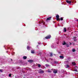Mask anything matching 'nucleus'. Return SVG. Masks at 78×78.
Here are the masks:
<instances>
[{
  "label": "nucleus",
  "mask_w": 78,
  "mask_h": 78,
  "mask_svg": "<svg viewBox=\"0 0 78 78\" xmlns=\"http://www.w3.org/2000/svg\"><path fill=\"white\" fill-rule=\"evenodd\" d=\"M56 17L57 18L56 20H57V21H60V19L59 18V15H57L56 16Z\"/></svg>",
  "instance_id": "f03ea898"
},
{
  "label": "nucleus",
  "mask_w": 78,
  "mask_h": 78,
  "mask_svg": "<svg viewBox=\"0 0 78 78\" xmlns=\"http://www.w3.org/2000/svg\"><path fill=\"white\" fill-rule=\"evenodd\" d=\"M71 44H72L71 43H70V44L71 45Z\"/></svg>",
  "instance_id": "cd10ccee"
},
{
  "label": "nucleus",
  "mask_w": 78,
  "mask_h": 78,
  "mask_svg": "<svg viewBox=\"0 0 78 78\" xmlns=\"http://www.w3.org/2000/svg\"><path fill=\"white\" fill-rule=\"evenodd\" d=\"M47 72L48 73H51V70H50V69H48L47 70Z\"/></svg>",
  "instance_id": "6e6552de"
},
{
  "label": "nucleus",
  "mask_w": 78,
  "mask_h": 78,
  "mask_svg": "<svg viewBox=\"0 0 78 78\" xmlns=\"http://www.w3.org/2000/svg\"><path fill=\"white\" fill-rule=\"evenodd\" d=\"M50 56H52V53H51L50 54Z\"/></svg>",
  "instance_id": "393cba45"
},
{
  "label": "nucleus",
  "mask_w": 78,
  "mask_h": 78,
  "mask_svg": "<svg viewBox=\"0 0 78 78\" xmlns=\"http://www.w3.org/2000/svg\"><path fill=\"white\" fill-rule=\"evenodd\" d=\"M37 66L38 67H41V65L40 64H37Z\"/></svg>",
  "instance_id": "2eb2a0df"
},
{
  "label": "nucleus",
  "mask_w": 78,
  "mask_h": 78,
  "mask_svg": "<svg viewBox=\"0 0 78 78\" xmlns=\"http://www.w3.org/2000/svg\"><path fill=\"white\" fill-rule=\"evenodd\" d=\"M76 37H74V41H76Z\"/></svg>",
  "instance_id": "dca6fc26"
},
{
  "label": "nucleus",
  "mask_w": 78,
  "mask_h": 78,
  "mask_svg": "<svg viewBox=\"0 0 78 78\" xmlns=\"http://www.w3.org/2000/svg\"><path fill=\"white\" fill-rule=\"evenodd\" d=\"M66 31H67V30H66V28H64V32H66Z\"/></svg>",
  "instance_id": "f3484780"
},
{
  "label": "nucleus",
  "mask_w": 78,
  "mask_h": 78,
  "mask_svg": "<svg viewBox=\"0 0 78 78\" xmlns=\"http://www.w3.org/2000/svg\"><path fill=\"white\" fill-rule=\"evenodd\" d=\"M27 50H28V49H30V47L28 46H27Z\"/></svg>",
  "instance_id": "a211bd4d"
},
{
  "label": "nucleus",
  "mask_w": 78,
  "mask_h": 78,
  "mask_svg": "<svg viewBox=\"0 0 78 78\" xmlns=\"http://www.w3.org/2000/svg\"><path fill=\"white\" fill-rule=\"evenodd\" d=\"M65 67H66V68H69V66L68 65H66L65 66Z\"/></svg>",
  "instance_id": "4468645a"
},
{
  "label": "nucleus",
  "mask_w": 78,
  "mask_h": 78,
  "mask_svg": "<svg viewBox=\"0 0 78 78\" xmlns=\"http://www.w3.org/2000/svg\"><path fill=\"white\" fill-rule=\"evenodd\" d=\"M58 26L59 27V24H58Z\"/></svg>",
  "instance_id": "a878e982"
},
{
  "label": "nucleus",
  "mask_w": 78,
  "mask_h": 78,
  "mask_svg": "<svg viewBox=\"0 0 78 78\" xmlns=\"http://www.w3.org/2000/svg\"><path fill=\"white\" fill-rule=\"evenodd\" d=\"M60 20H63V18H61Z\"/></svg>",
  "instance_id": "aec40b11"
},
{
  "label": "nucleus",
  "mask_w": 78,
  "mask_h": 78,
  "mask_svg": "<svg viewBox=\"0 0 78 78\" xmlns=\"http://www.w3.org/2000/svg\"><path fill=\"white\" fill-rule=\"evenodd\" d=\"M11 60L12 61V59H11Z\"/></svg>",
  "instance_id": "c85d7f7f"
},
{
  "label": "nucleus",
  "mask_w": 78,
  "mask_h": 78,
  "mask_svg": "<svg viewBox=\"0 0 78 78\" xmlns=\"http://www.w3.org/2000/svg\"><path fill=\"white\" fill-rule=\"evenodd\" d=\"M66 2L68 4H70L72 3V1H66Z\"/></svg>",
  "instance_id": "423d86ee"
},
{
  "label": "nucleus",
  "mask_w": 78,
  "mask_h": 78,
  "mask_svg": "<svg viewBox=\"0 0 78 78\" xmlns=\"http://www.w3.org/2000/svg\"><path fill=\"white\" fill-rule=\"evenodd\" d=\"M28 62H29L30 63H31V62H33V61L31 60H30L28 61Z\"/></svg>",
  "instance_id": "f8f14e48"
},
{
  "label": "nucleus",
  "mask_w": 78,
  "mask_h": 78,
  "mask_svg": "<svg viewBox=\"0 0 78 78\" xmlns=\"http://www.w3.org/2000/svg\"><path fill=\"white\" fill-rule=\"evenodd\" d=\"M38 73H44V71L40 69V71L38 72Z\"/></svg>",
  "instance_id": "20e7f679"
},
{
  "label": "nucleus",
  "mask_w": 78,
  "mask_h": 78,
  "mask_svg": "<svg viewBox=\"0 0 78 78\" xmlns=\"http://www.w3.org/2000/svg\"><path fill=\"white\" fill-rule=\"evenodd\" d=\"M43 23V25H45V22H44V21H43V20L39 22V24H41V23Z\"/></svg>",
  "instance_id": "7ed1b4c3"
},
{
  "label": "nucleus",
  "mask_w": 78,
  "mask_h": 78,
  "mask_svg": "<svg viewBox=\"0 0 78 78\" xmlns=\"http://www.w3.org/2000/svg\"><path fill=\"white\" fill-rule=\"evenodd\" d=\"M72 51L73 52H75V49H73L72 50Z\"/></svg>",
  "instance_id": "6ab92c4d"
},
{
  "label": "nucleus",
  "mask_w": 78,
  "mask_h": 78,
  "mask_svg": "<svg viewBox=\"0 0 78 78\" xmlns=\"http://www.w3.org/2000/svg\"><path fill=\"white\" fill-rule=\"evenodd\" d=\"M76 21H77V22H78V19L77 20H76Z\"/></svg>",
  "instance_id": "bb28decb"
},
{
  "label": "nucleus",
  "mask_w": 78,
  "mask_h": 78,
  "mask_svg": "<svg viewBox=\"0 0 78 78\" xmlns=\"http://www.w3.org/2000/svg\"><path fill=\"white\" fill-rule=\"evenodd\" d=\"M51 37V35H48V36L45 37V39H50Z\"/></svg>",
  "instance_id": "39448f33"
},
{
  "label": "nucleus",
  "mask_w": 78,
  "mask_h": 78,
  "mask_svg": "<svg viewBox=\"0 0 78 78\" xmlns=\"http://www.w3.org/2000/svg\"><path fill=\"white\" fill-rule=\"evenodd\" d=\"M74 71H75V72H78V70L77 69H75Z\"/></svg>",
  "instance_id": "5701e85b"
},
{
  "label": "nucleus",
  "mask_w": 78,
  "mask_h": 78,
  "mask_svg": "<svg viewBox=\"0 0 78 78\" xmlns=\"http://www.w3.org/2000/svg\"><path fill=\"white\" fill-rule=\"evenodd\" d=\"M0 72H2L3 70L2 69H0Z\"/></svg>",
  "instance_id": "412c9836"
},
{
  "label": "nucleus",
  "mask_w": 78,
  "mask_h": 78,
  "mask_svg": "<svg viewBox=\"0 0 78 78\" xmlns=\"http://www.w3.org/2000/svg\"><path fill=\"white\" fill-rule=\"evenodd\" d=\"M51 70H52L53 71V73H56L58 72V71L54 69H51Z\"/></svg>",
  "instance_id": "f257e3e1"
},
{
  "label": "nucleus",
  "mask_w": 78,
  "mask_h": 78,
  "mask_svg": "<svg viewBox=\"0 0 78 78\" xmlns=\"http://www.w3.org/2000/svg\"><path fill=\"white\" fill-rule=\"evenodd\" d=\"M31 53L34 54V50H32L31 51Z\"/></svg>",
  "instance_id": "9b49d317"
},
{
  "label": "nucleus",
  "mask_w": 78,
  "mask_h": 78,
  "mask_svg": "<svg viewBox=\"0 0 78 78\" xmlns=\"http://www.w3.org/2000/svg\"><path fill=\"white\" fill-rule=\"evenodd\" d=\"M60 58H61V59H63L64 58V56H62V55H61L59 56Z\"/></svg>",
  "instance_id": "1a4fd4ad"
},
{
  "label": "nucleus",
  "mask_w": 78,
  "mask_h": 78,
  "mask_svg": "<svg viewBox=\"0 0 78 78\" xmlns=\"http://www.w3.org/2000/svg\"><path fill=\"white\" fill-rule=\"evenodd\" d=\"M72 64L73 66H75V65H76V63L75 62H72Z\"/></svg>",
  "instance_id": "9d476101"
},
{
  "label": "nucleus",
  "mask_w": 78,
  "mask_h": 78,
  "mask_svg": "<svg viewBox=\"0 0 78 78\" xmlns=\"http://www.w3.org/2000/svg\"><path fill=\"white\" fill-rule=\"evenodd\" d=\"M9 77H11V74H10L9 75Z\"/></svg>",
  "instance_id": "4be33fe9"
},
{
  "label": "nucleus",
  "mask_w": 78,
  "mask_h": 78,
  "mask_svg": "<svg viewBox=\"0 0 78 78\" xmlns=\"http://www.w3.org/2000/svg\"><path fill=\"white\" fill-rule=\"evenodd\" d=\"M27 58V56H24L23 57V58L24 59H26Z\"/></svg>",
  "instance_id": "ddd939ff"
},
{
  "label": "nucleus",
  "mask_w": 78,
  "mask_h": 78,
  "mask_svg": "<svg viewBox=\"0 0 78 78\" xmlns=\"http://www.w3.org/2000/svg\"><path fill=\"white\" fill-rule=\"evenodd\" d=\"M66 44V42H64L63 44V45H65Z\"/></svg>",
  "instance_id": "b1692460"
},
{
  "label": "nucleus",
  "mask_w": 78,
  "mask_h": 78,
  "mask_svg": "<svg viewBox=\"0 0 78 78\" xmlns=\"http://www.w3.org/2000/svg\"><path fill=\"white\" fill-rule=\"evenodd\" d=\"M51 17L47 18L46 21H47V20H50L51 19Z\"/></svg>",
  "instance_id": "0eeeda50"
}]
</instances>
